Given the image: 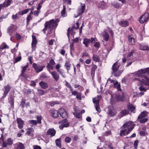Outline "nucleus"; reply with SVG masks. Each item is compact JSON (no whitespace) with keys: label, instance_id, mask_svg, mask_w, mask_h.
<instances>
[{"label":"nucleus","instance_id":"393cba45","mask_svg":"<svg viewBox=\"0 0 149 149\" xmlns=\"http://www.w3.org/2000/svg\"><path fill=\"white\" fill-rule=\"evenodd\" d=\"M39 84L41 88L42 89H45L47 88L48 87L47 84L42 81L40 82Z\"/></svg>","mask_w":149,"mask_h":149},{"label":"nucleus","instance_id":"bb28decb","mask_svg":"<svg viewBox=\"0 0 149 149\" xmlns=\"http://www.w3.org/2000/svg\"><path fill=\"white\" fill-rule=\"evenodd\" d=\"M90 42V39H88L87 38H85L84 39L83 43L85 45L86 47H87Z\"/></svg>","mask_w":149,"mask_h":149},{"label":"nucleus","instance_id":"4d7b16f0","mask_svg":"<svg viewBox=\"0 0 149 149\" xmlns=\"http://www.w3.org/2000/svg\"><path fill=\"white\" fill-rule=\"evenodd\" d=\"M65 86L68 88L70 90H72V88L70 84L68 82L66 81L65 84Z\"/></svg>","mask_w":149,"mask_h":149},{"label":"nucleus","instance_id":"ea45409f","mask_svg":"<svg viewBox=\"0 0 149 149\" xmlns=\"http://www.w3.org/2000/svg\"><path fill=\"white\" fill-rule=\"evenodd\" d=\"M120 24L122 25V26L125 27L127 26L129 24L127 21H125L121 22Z\"/></svg>","mask_w":149,"mask_h":149},{"label":"nucleus","instance_id":"7c9ffc66","mask_svg":"<svg viewBox=\"0 0 149 149\" xmlns=\"http://www.w3.org/2000/svg\"><path fill=\"white\" fill-rule=\"evenodd\" d=\"M147 115V112L146 111H143L141 113L138 117V119L144 118Z\"/></svg>","mask_w":149,"mask_h":149},{"label":"nucleus","instance_id":"8fccbe9b","mask_svg":"<svg viewBox=\"0 0 149 149\" xmlns=\"http://www.w3.org/2000/svg\"><path fill=\"white\" fill-rule=\"evenodd\" d=\"M29 65L28 63H27V65H25V66L22 67V73H24L25 72V71H26L27 68L28 66Z\"/></svg>","mask_w":149,"mask_h":149},{"label":"nucleus","instance_id":"cd10ccee","mask_svg":"<svg viewBox=\"0 0 149 149\" xmlns=\"http://www.w3.org/2000/svg\"><path fill=\"white\" fill-rule=\"evenodd\" d=\"M14 25L12 24L11 26L8 27V29L7 33L9 34L10 35H11V34L13 33V28L14 26Z\"/></svg>","mask_w":149,"mask_h":149},{"label":"nucleus","instance_id":"4be33fe9","mask_svg":"<svg viewBox=\"0 0 149 149\" xmlns=\"http://www.w3.org/2000/svg\"><path fill=\"white\" fill-rule=\"evenodd\" d=\"M139 49L142 50H148L149 51V47L147 45H144L143 44L139 45Z\"/></svg>","mask_w":149,"mask_h":149},{"label":"nucleus","instance_id":"b1692460","mask_svg":"<svg viewBox=\"0 0 149 149\" xmlns=\"http://www.w3.org/2000/svg\"><path fill=\"white\" fill-rule=\"evenodd\" d=\"M102 36L104 39L105 41H107L109 38V35L105 31L103 32L102 34Z\"/></svg>","mask_w":149,"mask_h":149},{"label":"nucleus","instance_id":"39448f33","mask_svg":"<svg viewBox=\"0 0 149 149\" xmlns=\"http://www.w3.org/2000/svg\"><path fill=\"white\" fill-rule=\"evenodd\" d=\"M13 143V140H0V144L3 148H5L7 146H10Z\"/></svg>","mask_w":149,"mask_h":149},{"label":"nucleus","instance_id":"e2e57ef3","mask_svg":"<svg viewBox=\"0 0 149 149\" xmlns=\"http://www.w3.org/2000/svg\"><path fill=\"white\" fill-rule=\"evenodd\" d=\"M97 66L95 65H94L93 66V67L91 69V71L92 72H95V70L97 68Z\"/></svg>","mask_w":149,"mask_h":149},{"label":"nucleus","instance_id":"f257e3e1","mask_svg":"<svg viewBox=\"0 0 149 149\" xmlns=\"http://www.w3.org/2000/svg\"><path fill=\"white\" fill-rule=\"evenodd\" d=\"M45 28L43 29L42 31L45 33L46 31L48 28L49 31L47 33L48 34H51L52 33L51 31L53 28H56L58 26L57 22L55 21L54 19H52L49 21L46 22L45 24Z\"/></svg>","mask_w":149,"mask_h":149},{"label":"nucleus","instance_id":"0e129e2a","mask_svg":"<svg viewBox=\"0 0 149 149\" xmlns=\"http://www.w3.org/2000/svg\"><path fill=\"white\" fill-rule=\"evenodd\" d=\"M21 57L19 56L18 57L16 58L15 59V61L14 62L15 63H16L20 61L21 60Z\"/></svg>","mask_w":149,"mask_h":149},{"label":"nucleus","instance_id":"3c124183","mask_svg":"<svg viewBox=\"0 0 149 149\" xmlns=\"http://www.w3.org/2000/svg\"><path fill=\"white\" fill-rule=\"evenodd\" d=\"M36 119H37L38 121L37 122L38 123L41 124V120L42 119V117L41 116H37Z\"/></svg>","mask_w":149,"mask_h":149},{"label":"nucleus","instance_id":"c85d7f7f","mask_svg":"<svg viewBox=\"0 0 149 149\" xmlns=\"http://www.w3.org/2000/svg\"><path fill=\"white\" fill-rule=\"evenodd\" d=\"M9 48V47L6 44L5 42H3L0 46V50H2L5 49H8Z\"/></svg>","mask_w":149,"mask_h":149},{"label":"nucleus","instance_id":"09e8293b","mask_svg":"<svg viewBox=\"0 0 149 149\" xmlns=\"http://www.w3.org/2000/svg\"><path fill=\"white\" fill-rule=\"evenodd\" d=\"M116 99L117 101H119L122 100L123 98L122 96H120L119 94H118L116 96Z\"/></svg>","mask_w":149,"mask_h":149},{"label":"nucleus","instance_id":"a19ab883","mask_svg":"<svg viewBox=\"0 0 149 149\" xmlns=\"http://www.w3.org/2000/svg\"><path fill=\"white\" fill-rule=\"evenodd\" d=\"M71 64L68 62H66L65 63V66L68 71L70 69Z\"/></svg>","mask_w":149,"mask_h":149},{"label":"nucleus","instance_id":"7ed1b4c3","mask_svg":"<svg viewBox=\"0 0 149 149\" xmlns=\"http://www.w3.org/2000/svg\"><path fill=\"white\" fill-rule=\"evenodd\" d=\"M135 124L132 121H129L123 125L122 127V129H126L128 131L131 132L133 129Z\"/></svg>","mask_w":149,"mask_h":149},{"label":"nucleus","instance_id":"5701e85b","mask_svg":"<svg viewBox=\"0 0 149 149\" xmlns=\"http://www.w3.org/2000/svg\"><path fill=\"white\" fill-rule=\"evenodd\" d=\"M123 130H120V135L121 136H123L129 134L130 132L128 131V130L126 129H123Z\"/></svg>","mask_w":149,"mask_h":149},{"label":"nucleus","instance_id":"9b49d317","mask_svg":"<svg viewBox=\"0 0 149 149\" xmlns=\"http://www.w3.org/2000/svg\"><path fill=\"white\" fill-rule=\"evenodd\" d=\"M4 88L5 89L4 90V93L2 97V98H3L6 96L8 93L11 89V87L9 85H8L4 87Z\"/></svg>","mask_w":149,"mask_h":149},{"label":"nucleus","instance_id":"864d4df0","mask_svg":"<svg viewBox=\"0 0 149 149\" xmlns=\"http://www.w3.org/2000/svg\"><path fill=\"white\" fill-rule=\"evenodd\" d=\"M81 93L80 92L78 93L77 95H76V97L79 100H81Z\"/></svg>","mask_w":149,"mask_h":149},{"label":"nucleus","instance_id":"dca6fc26","mask_svg":"<svg viewBox=\"0 0 149 149\" xmlns=\"http://www.w3.org/2000/svg\"><path fill=\"white\" fill-rule=\"evenodd\" d=\"M33 67L36 70L37 72L38 73L42 70L43 67L42 66H38L36 64L34 63L33 65Z\"/></svg>","mask_w":149,"mask_h":149},{"label":"nucleus","instance_id":"69168bd1","mask_svg":"<svg viewBox=\"0 0 149 149\" xmlns=\"http://www.w3.org/2000/svg\"><path fill=\"white\" fill-rule=\"evenodd\" d=\"M47 67L49 69L53 70V66L52 65L48 63L47 65Z\"/></svg>","mask_w":149,"mask_h":149},{"label":"nucleus","instance_id":"a18cd8bd","mask_svg":"<svg viewBox=\"0 0 149 149\" xmlns=\"http://www.w3.org/2000/svg\"><path fill=\"white\" fill-rule=\"evenodd\" d=\"M55 143L57 146L59 148H61V140H55Z\"/></svg>","mask_w":149,"mask_h":149},{"label":"nucleus","instance_id":"4c0bfd02","mask_svg":"<svg viewBox=\"0 0 149 149\" xmlns=\"http://www.w3.org/2000/svg\"><path fill=\"white\" fill-rule=\"evenodd\" d=\"M93 60L96 62H99L100 60L99 56L96 55H93Z\"/></svg>","mask_w":149,"mask_h":149},{"label":"nucleus","instance_id":"13d9d810","mask_svg":"<svg viewBox=\"0 0 149 149\" xmlns=\"http://www.w3.org/2000/svg\"><path fill=\"white\" fill-rule=\"evenodd\" d=\"M96 110L98 112L100 113L101 112V110L100 109V106L99 105H95Z\"/></svg>","mask_w":149,"mask_h":149},{"label":"nucleus","instance_id":"79ce46f5","mask_svg":"<svg viewBox=\"0 0 149 149\" xmlns=\"http://www.w3.org/2000/svg\"><path fill=\"white\" fill-rule=\"evenodd\" d=\"M73 114L76 117L78 118H81L82 117V115L80 114L79 111V112L77 113H75L74 112H73Z\"/></svg>","mask_w":149,"mask_h":149},{"label":"nucleus","instance_id":"e433bc0d","mask_svg":"<svg viewBox=\"0 0 149 149\" xmlns=\"http://www.w3.org/2000/svg\"><path fill=\"white\" fill-rule=\"evenodd\" d=\"M37 92L39 95H43L47 93L44 90L39 89H38Z\"/></svg>","mask_w":149,"mask_h":149},{"label":"nucleus","instance_id":"0eeeda50","mask_svg":"<svg viewBox=\"0 0 149 149\" xmlns=\"http://www.w3.org/2000/svg\"><path fill=\"white\" fill-rule=\"evenodd\" d=\"M81 6L79 8L78 11V14L77 15H74V17L76 18L79 15H82L84 12L85 9V5L84 4L81 3Z\"/></svg>","mask_w":149,"mask_h":149},{"label":"nucleus","instance_id":"58836bf2","mask_svg":"<svg viewBox=\"0 0 149 149\" xmlns=\"http://www.w3.org/2000/svg\"><path fill=\"white\" fill-rule=\"evenodd\" d=\"M64 139L65 140H71V139L69 137L65 136V135H63L59 139H58L56 140H61Z\"/></svg>","mask_w":149,"mask_h":149},{"label":"nucleus","instance_id":"423d86ee","mask_svg":"<svg viewBox=\"0 0 149 149\" xmlns=\"http://www.w3.org/2000/svg\"><path fill=\"white\" fill-rule=\"evenodd\" d=\"M59 124H61L59 126V128L61 130H63L64 127H68L69 125L67 122V120L66 119H64L63 120L59 122Z\"/></svg>","mask_w":149,"mask_h":149},{"label":"nucleus","instance_id":"20e7f679","mask_svg":"<svg viewBox=\"0 0 149 149\" xmlns=\"http://www.w3.org/2000/svg\"><path fill=\"white\" fill-rule=\"evenodd\" d=\"M149 14L148 13H146L142 15L139 18V20L141 23H143L147 21L149 19Z\"/></svg>","mask_w":149,"mask_h":149},{"label":"nucleus","instance_id":"338daca9","mask_svg":"<svg viewBox=\"0 0 149 149\" xmlns=\"http://www.w3.org/2000/svg\"><path fill=\"white\" fill-rule=\"evenodd\" d=\"M70 91H71L72 95H76H76H77V93H78V92L76 91H73V88L72 89V90H71Z\"/></svg>","mask_w":149,"mask_h":149},{"label":"nucleus","instance_id":"1a4fd4ad","mask_svg":"<svg viewBox=\"0 0 149 149\" xmlns=\"http://www.w3.org/2000/svg\"><path fill=\"white\" fill-rule=\"evenodd\" d=\"M11 0H6L3 4H0V11L3 7H7L10 4Z\"/></svg>","mask_w":149,"mask_h":149},{"label":"nucleus","instance_id":"37998d69","mask_svg":"<svg viewBox=\"0 0 149 149\" xmlns=\"http://www.w3.org/2000/svg\"><path fill=\"white\" fill-rule=\"evenodd\" d=\"M143 75L149 73V68H147L143 69H142Z\"/></svg>","mask_w":149,"mask_h":149},{"label":"nucleus","instance_id":"6e6552de","mask_svg":"<svg viewBox=\"0 0 149 149\" xmlns=\"http://www.w3.org/2000/svg\"><path fill=\"white\" fill-rule=\"evenodd\" d=\"M16 121L18 127L19 129L23 128L24 124V121L21 118H17Z\"/></svg>","mask_w":149,"mask_h":149},{"label":"nucleus","instance_id":"680f3d73","mask_svg":"<svg viewBox=\"0 0 149 149\" xmlns=\"http://www.w3.org/2000/svg\"><path fill=\"white\" fill-rule=\"evenodd\" d=\"M36 85V82L34 81H31L30 85L32 86H35Z\"/></svg>","mask_w":149,"mask_h":149},{"label":"nucleus","instance_id":"f704fd0d","mask_svg":"<svg viewBox=\"0 0 149 149\" xmlns=\"http://www.w3.org/2000/svg\"><path fill=\"white\" fill-rule=\"evenodd\" d=\"M112 6L113 7L116 8H118L121 6L120 3L118 2L112 3Z\"/></svg>","mask_w":149,"mask_h":149},{"label":"nucleus","instance_id":"6ab92c4d","mask_svg":"<svg viewBox=\"0 0 149 149\" xmlns=\"http://www.w3.org/2000/svg\"><path fill=\"white\" fill-rule=\"evenodd\" d=\"M134 74L137 77H141L142 78H143L145 76L143 75L142 69L139 70L137 71L134 72Z\"/></svg>","mask_w":149,"mask_h":149},{"label":"nucleus","instance_id":"f3484780","mask_svg":"<svg viewBox=\"0 0 149 149\" xmlns=\"http://www.w3.org/2000/svg\"><path fill=\"white\" fill-rule=\"evenodd\" d=\"M32 50H35L36 49V45L37 43V40L35 36H32Z\"/></svg>","mask_w":149,"mask_h":149},{"label":"nucleus","instance_id":"a211bd4d","mask_svg":"<svg viewBox=\"0 0 149 149\" xmlns=\"http://www.w3.org/2000/svg\"><path fill=\"white\" fill-rule=\"evenodd\" d=\"M15 149H24V146L22 143H17L15 145Z\"/></svg>","mask_w":149,"mask_h":149},{"label":"nucleus","instance_id":"49530a36","mask_svg":"<svg viewBox=\"0 0 149 149\" xmlns=\"http://www.w3.org/2000/svg\"><path fill=\"white\" fill-rule=\"evenodd\" d=\"M93 103L95 104V105H99V100L98 99H96V98H93Z\"/></svg>","mask_w":149,"mask_h":149},{"label":"nucleus","instance_id":"aec40b11","mask_svg":"<svg viewBox=\"0 0 149 149\" xmlns=\"http://www.w3.org/2000/svg\"><path fill=\"white\" fill-rule=\"evenodd\" d=\"M52 116L54 118H57L58 116V112L56 110H51L50 111Z\"/></svg>","mask_w":149,"mask_h":149},{"label":"nucleus","instance_id":"5fc2aeb1","mask_svg":"<svg viewBox=\"0 0 149 149\" xmlns=\"http://www.w3.org/2000/svg\"><path fill=\"white\" fill-rule=\"evenodd\" d=\"M29 122L30 124L35 125H36L38 123L37 121L34 120H31L29 121Z\"/></svg>","mask_w":149,"mask_h":149},{"label":"nucleus","instance_id":"412c9836","mask_svg":"<svg viewBox=\"0 0 149 149\" xmlns=\"http://www.w3.org/2000/svg\"><path fill=\"white\" fill-rule=\"evenodd\" d=\"M128 41L130 44L132 45H134L135 44V42L133 36L131 35L128 36Z\"/></svg>","mask_w":149,"mask_h":149},{"label":"nucleus","instance_id":"a878e982","mask_svg":"<svg viewBox=\"0 0 149 149\" xmlns=\"http://www.w3.org/2000/svg\"><path fill=\"white\" fill-rule=\"evenodd\" d=\"M34 132V130L32 128L29 127L27 129L26 134L28 135H33V133Z\"/></svg>","mask_w":149,"mask_h":149},{"label":"nucleus","instance_id":"f03ea898","mask_svg":"<svg viewBox=\"0 0 149 149\" xmlns=\"http://www.w3.org/2000/svg\"><path fill=\"white\" fill-rule=\"evenodd\" d=\"M120 65V64L118 63V61H117L114 63L112 66V70L113 72L112 73L116 77L119 76L121 73L120 71H118Z\"/></svg>","mask_w":149,"mask_h":149},{"label":"nucleus","instance_id":"f8f14e48","mask_svg":"<svg viewBox=\"0 0 149 149\" xmlns=\"http://www.w3.org/2000/svg\"><path fill=\"white\" fill-rule=\"evenodd\" d=\"M58 112L62 118H65L67 116V113L64 109L63 108L60 109Z\"/></svg>","mask_w":149,"mask_h":149},{"label":"nucleus","instance_id":"9d476101","mask_svg":"<svg viewBox=\"0 0 149 149\" xmlns=\"http://www.w3.org/2000/svg\"><path fill=\"white\" fill-rule=\"evenodd\" d=\"M47 135L50 137L54 136L56 134V131L53 128H49L47 131Z\"/></svg>","mask_w":149,"mask_h":149},{"label":"nucleus","instance_id":"c756f323","mask_svg":"<svg viewBox=\"0 0 149 149\" xmlns=\"http://www.w3.org/2000/svg\"><path fill=\"white\" fill-rule=\"evenodd\" d=\"M114 87L115 88H116L118 91H121V89L120 88V84H118L117 81H116L115 82H114Z\"/></svg>","mask_w":149,"mask_h":149},{"label":"nucleus","instance_id":"052dcab7","mask_svg":"<svg viewBox=\"0 0 149 149\" xmlns=\"http://www.w3.org/2000/svg\"><path fill=\"white\" fill-rule=\"evenodd\" d=\"M141 120L139 121L140 123H143L146 122L148 120V119L147 118L143 119H140Z\"/></svg>","mask_w":149,"mask_h":149},{"label":"nucleus","instance_id":"603ef678","mask_svg":"<svg viewBox=\"0 0 149 149\" xmlns=\"http://www.w3.org/2000/svg\"><path fill=\"white\" fill-rule=\"evenodd\" d=\"M139 143L138 140H135L134 144V149H136L137 148V146H138V144Z\"/></svg>","mask_w":149,"mask_h":149},{"label":"nucleus","instance_id":"774afa93","mask_svg":"<svg viewBox=\"0 0 149 149\" xmlns=\"http://www.w3.org/2000/svg\"><path fill=\"white\" fill-rule=\"evenodd\" d=\"M111 134L110 131H108L106 132L104 134V135L105 136H108Z\"/></svg>","mask_w":149,"mask_h":149},{"label":"nucleus","instance_id":"4468645a","mask_svg":"<svg viewBox=\"0 0 149 149\" xmlns=\"http://www.w3.org/2000/svg\"><path fill=\"white\" fill-rule=\"evenodd\" d=\"M50 72L55 81H57L60 78V76L59 74H58L56 71H53L51 72Z\"/></svg>","mask_w":149,"mask_h":149},{"label":"nucleus","instance_id":"2f4dec72","mask_svg":"<svg viewBox=\"0 0 149 149\" xmlns=\"http://www.w3.org/2000/svg\"><path fill=\"white\" fill-rule=\"evenodd\" d=\"M61 16L63 17H65L66 16V7L65 6L63 5V9L61 12Z\"/></svg>","mask_w":149,"mask_h":149},{"label":"nucleus","instance_id":"bf43d9fd","mask_svg":"<svg viewBox=\"0 0 149 149\" xmlns=\"http://www.w3.org/2000/svg\"><path fill=\"white\" fill-rule=\"evenodd\" d=\"M100 46V43L99 42H96L94 44V46L96 48H99Z\"/></svg>","mask_w":149,"mask_h":149},{"label":"nucleus","instance_id":"c9c22d12","mask_svg":"<svg viewBox=\"0 0 149 149\" xmlns=\"http://www.w3.org/2000/svg\"><path fill=\"white\" fill-rule=\"evenodd\" d=\"M31 8L27 9L25 10H24L20 12H19V13L21 15H23L24 14L27 13H28L29 11L31 10Z\"/></svg>","mask_w":149,"mask_h":149},{"label":"nucleus","instance_id":"de8ad7c7","mask_svg":"<svg viewBox=\"0 0 149 149\" xmlns=\"http://www.w3.org/2000/svg\"><path fill=\"white\" fill-rule=\"evenodd\" d=\"M123 116H124L128 113V111L127 110H122L120 112Z\"/></svg>","mask_w":149,"mask_h":149},{"label":"nucleus","instance_id":"72a5a7b5","mask_svg":"<svg viewBox=\"0 0 149 149\" xmlns=\"http://www.w3.org/2000/svg\"><path fill=\"white\" fill-rule=\"evenodd\" d=\"M14 97L13 96L10 97L9 99V102L13 107L14 106Z\"/></svg>","mask_w":149,"mask_h":149},{"label":"nucleus","instance_id":"473e14b6","mask_svg":"<svg viewBox=\"0 0 149 149\" xmlns=\"http://www.w3.org/2000/svg\"><path fill=\"white\" fill-rule=\"evenodd\" d=\"M127 108L129 110L131 111H133L135 109L134 107L130 103L127 105Z\"/></svg>","mask_w":149,"mask_h":149},{"label":"nucleus","instance_id":"6e6d98bb","mask_svg":"<svg viewBox=\"0 0 149 149\" xmlns=\"http://www.w3.org/2000/svg\"><path fill=\"white\" fill-rule=\"evenodd\" d=\"M25 104V100L24 99H22V101L21 102L20 105L22 106V108H24V107Z\"/></svg>","mask_w":149,"mask_h":149},{"label":"nucleus","instance_id":"c03bdc74","mask_svg":"<svg viewBox=\"0 0 149 149\" xmlns=\"http://www.w3.org/2000/svg\"><path fill=\"white\" fill-rule=\"evenodd\" d=\"M32 19V17L31 16V14H29V15L27 16L26 20H27V24L28 25L29 24V22L30 21V20Z\"/></svg>","mask_w":149,"mask_h":149},{"label":"nucleus","instance_id":"2eb2a0df","mask_svg":"<svg viewBox=\"0 0 149 149\" xmlns=\"http://www.w3.org/2000/svg\"><path fill=\"white\" fill-rule=\"evenodd\" d=\"M109 115L110 117H113L116 114V111L112 107H110L109 109Z\"/></svg>","mask_w":149,"mask_h":149},{"label":"nucleus","instance_id":"ddd939ff","mask_svg":"<svg viewBox=\"0 0 149 149\" xmlns=\"http://www.w3.org/2000/svg\"><path fill=\"white\" fill-rule=\"evenodd\" d=\"M141 83L146 85H149V78L147 76L145 75L141 80Z\"/></svg>","mask_w":149,"mask_h":149}]
</instances>
